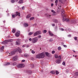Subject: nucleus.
I'll return each instance as SVG.
<instances>
[{"mask_svg": "<svg viewBox=\"0 0 78 78\" xmlns=\"http://www.w3.org/2000/svg\"><path fill=\"white\" fill-rule=\"evenodd\" d=\"M45 56L44 53H42L40 54H38L36 55V58H44Z\"/></svg>", "mask_w": 78, "mask_h": 78, "instance_id": "f257e3e1", "label": "nucleus"}, {"mask_svg": "<svg viewBox=\"0 0 78 78\" xmlns=\"http://www.w3.org/2000/svg\"><path fill=\"white\" fill-rule=\"evenodd\" d=\"M12 42V39L7 40L2 42V44H8V42Z\"/></svg>", "mask_w": 78, "mask_h": 78, "instance_id": "f03ea898", "label": "nucleus"}, {"mask_svg": "<svg viewBox=\"0 0 78 78\" xmlns=\"http://www.w3.org/2000/svg\"><path fill=\"white\" fill-rule=\"evenodd\" d=\"M38 40V39H37V37L33 38L32 39V42L33 44L36 43V42H37Z\"/></svg>", "mask_w": 78, "mask_h": 78, "instance_id": "7ed1b4c3", "label": "nucleus"}, {"mask_svg": "<svg viewBox=\"0 0 78 78\" xmlns=\"http://www.w3.org/2000/svg\"><path fill=\"white\" fill-rule=\"evenodd\" d=\"M41 31H38L35 32L34 35V36H36L37 34H41Z\"/></svg>", "mask_w": 78, "mask_h": 78, "instance_id": "20e7f679", "label": "nucleus"}, {"mask_svg": "<svg viewBox=\"0 0 78 78\" xmlns=\"http://www.w3.org/2000/svg\"><path fill=\"white\" fill-rule=\"evenodd\" d=\"M20 39H17V41H16V44L17 45H20Z\"/></svg>", "mask_w": 78, "mask_h": 78, "instance_id": "39448f33", "label": "nucleus"}, {"mask_svg": "<svg viewBox=\"0 0 78 78\" xmlns=\"http://www.w3.org/2000/svg\"><path fill=\"white\" fill-rule=\"evenodd\" d=\"M23 65L22 64H20L19 65H18L17 66V67L18 68H22V67H23Z\"/></svg>", "mask_w": 78, "mask_h": 78, "instance_id": "423d86ee", "label": "nucleus"}, {"mask_svg": "<svg viewBox=\"0 0 78 78\" xmlns=\"http://www.w3.org/2000/svg\"><path fill=\"white\" fill-rule=\"evenodd\" d=\"M16 52L18 51L19 53H22V50L20 48H19L18 49H16Z\"/></svg>", "mask_w": 78, "mask_h": 78, "instance_id": "0eeeda50", "label": "nucleus"}, {"mask_svg": "<svg viewBox=\"0 0 78 78\" xmlns=\"http://www.w3.org/2000/svg\"><path fill=\"white\" fill-rule=\"evenodd\" d=\"M61 12V15L62 16V17H63V16H65V15L64 14V9H62Z\"/></svg>", "mask_w": 78, "mask_h": 78, "instance_id": "6e6552de", "label": "nucleus"}, {"mask_svg": "<svg viewBox=\"0 0 78 78\" xmlns=\"http://www.w3.org/2000/svg\"><path fill=\"white\" fill-rule=\"evenodd\" d=\"M19 35H20V33H19V32H17L16 33V37H18V36H19Z\"/></svg>", "mask_w": 78, "mask_h": 78, "instance_id": "1a4fd4ad", "label": "nucleus"}, {"mask_svg": "<svg viewBox=\"0 0 78 78\" xmlns=\"http://www.w3.org/2000/svg\"><path fill=\"white\" fill-rule=\"evenodd\" d=\"M17 56H16L14 57L13 58V60L14 61H17Z\"/></svg>", "mask_w": 78, "mask_h": 78, "instance_id": "9d476101", "label": "nucleus"}, {"mask_svg": "<svg viewBox=\"0 0 78 78\" xmlns=\"http://www.w3.org/2000/svg\"><path fill=\"white\" fill-rule=\"evenodd\" d=\"M15 15H16V16H18L19 17H20V13H19L18 12H16V14H15Z\"/></svg>", "mask_w": 78, "mask_h": 78, "instance_id": "9b49d317", "label": "nucleus"}, {"mask_svg": "<svg viewBox=\"0 0 78 78\" xmlns=\"http://www.w3.org/2000/svg\"><path fill=\"white\" fill-rule=\"evenodd\" d=\"M23 3V0H20L18 2V3L19 4H22Z\"/></svg>", "mask_w": 78, "mask_h": 78, "instance_id": "f8f14e48", "label": "nucleus"}, {"mask_svg": "<svg viewBox=\"0 0 78 78\" xmlns=\"http://www.w3.org/2000/svg\"><path fill=\"white\" fill-rule=\"evenodd\" d=\"M10 55L11 56H12V55H13L14 54H15V51H12L10 52V53H9Z\"/></svg>", "mask_w": 78, "mask_h": 78, "instance_id": "ddd939ff", "label": "nucleus"}, {"mask_svg": "<svg viewBox=\"0 0 78 78\" xmlns=\"http://www.w3.org/2000/svg\"><path fill=\"white\" fill-rule=\"evenodd\" d=\"M48 33L49 34V35H50L51 36H55V35H54L53 34L51 33L50 31H49Z\"/></svg>", "mask_w": 78, "mask_h": 78, "instance_id": "4468645a", "label": "nucleus"}, {"mask_svg": "<svg viewBox=\"0 0 78 78\" xmlns=\"http://www.w3.org/2000/svg\"><path fill=\"white\" fill-rule=\"evenodd\" d=\"M56 62L57 64H59V63H60V60L57 59L56 60Z\"/></svg>", "mask_w": 78, "mask_h": 78, "instance_id": "2eb2a0df", "label": "nucleus"}, {"mask_svg": "<svg viewBox=\"0 0 78 78\" xmlns=\"http://www.w3.org/2000/svg\"><path fill=\"white\" fill-rule=\"evenodd\" d=\"M24 56L26 57H28V56H30V55L27 54H25L24 55Z\"/></svg>", "mask_w": 78, "mask_h": 78, "instance_id": "dca6fc26", "label": "nucleus"}, {"mask_svg": "<svg viewBox=\"0 0 78 78\" xmlns=\"http://www.w3.org/2000/svg\"><path fill=\"white\" fill-rule=\"evenodd\" d=\"M45 15L46 16V17H50L51 16L50 15L48 14H45Z\"/></svg>", "mask_w": 78, "mask_h": 78, "instance_id": "f3484780", "label": "nucleus"}, {"mask_svg": "<svg viewBox=\"0 0 78 78\" xmlns=\"http://www.w3.org/2000/svg\"><path fill=\"white\" fill-rule=\"evenodd\" d=\"M27 73H32V71H30V70H27L26 71Z\"/></svg>", "mask_w": 78, "mask_h": 78, "instance_id": "a211bd4d", "label": "nucleus"}, {"mask_svg": "<svg viewBox=\"0 0 78 78\" xmlns=\"http://www.w3.org/2000/svg\"><path fill=\"white\" fill-rule=\"evenodd\" d=\"M30 17H31V14H29L27 16V19H28L29 18H30Z\"/></svg>", "mask_w": 78, "mask_h": 78, "instance_id": "6ab92c4d", "label": "nucleus"}, {"mask_svg": "<svg viewBox=\"0 0 78 78\" xmlns=\"http://www.w3.org/2000/svg\"><path fill=\"white\" fill-rule=\"evenodd\" d=\"M55 3L56 6H57V5H58V0H56Z\"/></svg>", "mask_w": 78, "mask_h": 78, "instance_id": "aec40b11", "label": "nucleus"}, {"mask_svg": "<svg viewBox=\"0 0 78 78\" xmlns=\"http://www.w3.org/2000/svg\"><path fill=\"white\" fill-rule=\"evenodd\" d=\"M50 73H51L52 74H55V72L54 71H51Z\"/></svg>", "mask_w": 78, "mask_h": 78, "instance_id": "412c9836", "label": "nucleus"}, {"mask_svg": "<svg viewBox=\"0 0 78 78\" xmlns=\"http://www.w3.org/2000/svg\"><path fill=\"white\" fill-rule=\"evenodd\" d=\"M29 25L27 23H25L24 24V27H28V26Z\"/></svg>", "mask_w": 78, "mask_h": 78, "instance_id": "4be33fe9", "label": "nucleus"}, {"mask_svg": "<svg viewBox=\"0 0 78 78\" xmlns=\"http://www.w3.org/2000/svg\"><path fill=\"white\" fill-rule=\"evenodd\" d=\"M65 21L66 22H70V20H69V19L67 18L65 19Z\"/></svg>", "mask_w": 78, "mask_h": 78, "instance_id": "5701e85b", "label": "nucleus"}, {"mask_svg": "<svg viewBox=\"0 0 78 78\" xmlns=\"http://www.w3.org/2000/svg\"><path fill=\"white\" fill-rule=\"evenodd\" d=\"M10 64V63L8 62L4 64V66H8V65H9Z\"/></svg>", "mask_w": 78, "mask_h": 78, "instance_id": "b1692460", "label": "nucleus"}, {"mask_svg": "<svg viewBox=\"0 0 78 78\" xmlns=\"http://www.w3.org/2000/svg\"><path fill=\"white\" fill-rule=\"evenodd\" d=\"M16 14H12V17L13 18H14L15 17H16Z\"/></svg>", "mask_w": 78, "mask_h": 78, "instance_id": "393cba45", "label": "nucleus"}, {"mask_svg": "<svg viewBox=\"0 0 78 78\" xmlns=\"http://www.w3.org/2000/svg\"><path fill=\"white\" fill-rule=\"evenodd\" d=\"M58 50H61V46H59L58 47Z\"/></svg>", "mask_w": 78, "mask_h": 78, "instance_id": "a878e982", "label": "nucleus"}, {"mask_svg": "<svg viewBox=\"0 0 78 78\" xmlns=\"http://www.w3.org/2000/svg\"><path fill=\"white\" fill-rule=\"evenodd\" d=\"M33 19H34V17H32L30 18V20H33Z\"/></svg>", "mask_w": 78, "mask_h": 78, "instance_id": "bb28decb", "label": "nucleus"}, {"mask_svg": "<svg viewBox=\"0 0 78 78\" xmlns=\"http://www.w3.org/2000/svg\"><path fill=\"white\" fill-rule=\"evenodd\" d=\"M63 17L62 20L63 22H64V21H66V19L64 18V16Z\"/></svg>", "mask_w": 78, "mask_h": 78, "instance_id": "cd10ccee", "label": "nucleus"}, {"mask_svg": "<svg viewBox=\"0 0 78 78\" xmlns=\"http://www.w3.org/2000/svg\"><path fill=\"white\" fill-rule=\"evenodd\" d=\"M4 48H5V47L4 46H2L1 48V50H3L4 49Z\"/></svg>", "mask_w": 78, "mask_h": 78, "instance_id": "c85d7f7f", "label": "nucleus"}, {"mask_svg": "<svg viewBox=\"0 0 78 78\" xmlns=\"http://www.w3.org/2000/svg\"><path fill=\"white\" fill-rule=\"evenodd\" d=\"M45 55L47 56H48V55H49V53L48 52H46Z\"/></svg>", "mask_w": 78, "mask_h": 78, "instance_id": "c756f323", "label": "nucleus"}, {"mask_svg": "<svg viewBox=\"0 0 78 78\" xmlns=\"http://www.w3.org/2000/svg\"><path fill=\"white\" fill-rule=\"evenodd\" d=\"M54 22L55 23H58V21L57 20H54Z\"/></svg>", "mask_w": 78, "mask_h": 78, "instance_id": "7c9ffc66", "label": "nucleus"}, {"mask_svg": "<svg viewBox=\"0 0 78 78\" xmlns=\"http://www.w3.org/2000/svg\"><path fill=\"white\" fill-rule=\"evenodd\" d=\"M12 32L13 33H15V32H16V30H15L14 29H13L12 30Z\"/></svg>", "mask_w": 78, "mask_h": 78, "instance_id": "2f4dec72", "label": "nucleus"}, {"mask_svg": "<svg viewBox=\"0 0 78 78\" xmlns=\"http://www.w3.org/2000/svg\"><path fill=\"white\" fill-rule=\"evenodd\" d=\"M33 34V33L32 32H30L29 33V34H28V35L29 36H31V35Z\"/></svg>", "mask_w": 78, "mask_h": 78, "instance_id": "473e14b6", "label": "nucleus"}, {"mask_svg": "<svg viewBox=\"0 0 78 78\" xmlns=\"http://www.w3.org/2000/svg\"><path fill=\"white\" fill-rule=\"evenodd\" d=\"M55 58H56L57 59V58H58V55H55Z\"/></svg>", "mask_w": 78, "mask_h": 78, "instance_id": "72a5a7b5", "label": "nucleus"}, {"mask_svg": "<svg viewBox=\"0 0 78 78\" xmlns=\"http://www.w3.org/2000/svg\"><path fill=\"white\" fill-rule=\"evenodd\" d=\"M11 2L12 3H15V0H12L11 1Z\"/></svg>", "mask_w": 78, "mask_h": 78, "instance_id": "f704fd0d", "label": "nucleus"}, {"mask_svg": "<svg viewBox=\"0 0 78 78\" xmlns=\"http://www.w3.org/2000/svg\"><path fill=\"white\" fill-rule=\"evenodd\" d=\"M51 11L52 12H53V13H56V12H55V11H54L53 10H51Z\"/></svg>", "mask_w": 78, "mask_h": 78, "instance_id": "c9c22d12", "label": "nucleus"}, {"mask_svg": "<svg viewBox=\"0 0 78 78\" xmlns=\"http://www.w3.org/2000/svg\"><path fill=\"white\" fill-rule=\"evenodd\" d=\"M55 73L56 75H58V74H59V72L57 71H56Z\"/></svg>", "mask_w": 78, "mask_h": 78, "instance_id": "e433bc0d", "label": "nucleus"}, {"mask_svg": "<svg viewBox=\"0 0 78 78\" xmlns=\"http://www.w3.org/2000/svg\"><path fill=\"white\" fill-rule=\"evenodd\" d=\"M74 40L75 41H77V37H75L74 38Z\"/></svg>", "mask_w": 78, "mask_h": 78, "instance_id": "4c0bfd02", "label": "nucleus"}, {"mask_svg": "<svg viewBox=\"0 0 78 78\" xmlns=\"http://www.w3.org/2000/svg\"><path fill=\"white\" fill-rule=\"evenodd\" d=\"M31 53H33V54H34V53H35V52L34 51L32 50L31 51Z\"/></svg>", "mask_w": 78, "mask_h": 78, "instance_id": "58836bf2", "label": "nucleus"}, {"mask_svg": "<svg viewBox=\"0 0 78 78\" xmlns=\"http://www.w3.org/2000/svg\"><path fill=\"white\" fill-rule=\"evenodd\" d=\"M62 64L63 65V66H65L66 65V62H63L62 63Z\"/></svg>", "mask_w": 78, "mask_h": 78, "instance_id": "ea45409f", "label": "nucleus"}, {"mask_svg": "<svg viewBox=\"0 0 78 78\" xmlns=\"http://www.w3.org/2000/svg\"><path fill=\"white\" fill-rule=\"evenodd\" d=\"M43 33H47V30H44Z\"/></svg>", "mask_w": 78, "mask_h": 78, "instance_id": "a19ab883", "label": "nucleus"}, {"mask_svg": "<svg viewBox=\"0 0 78 78\" xmlns=\"http://www.w3.org/2000/svg\"><path fill=\"white\" fill-rule=\"evenodd\" d=\"M16 64H17V63H16V62H14L13 63V66H16Z\"/></svg>", "mask_w": 78, "mask_h": 78, "instance_id": "79ce46f5", "label": "nucleus"}, {"mask_svg": "<svg viewBox=\"0 0 78 78\" xmlns=\"http://www.w3.org/2000/svg\"><path fill=\"white\" fill-rule=\"evenodd\" d=\"M59 1L60 2L62 3V2H64V0H59Z\"/></svg>", "mask_w": 78, "mask_h": 78, "instance_id": "37998d69", "label": "nucleus"}, {"mask_svg": "<svg viewBox=\"0 0 78 78\" xmlns=\"http://www.w3.org/2000/svg\"><path fill=\"white\" fill-rule=\"evenodd\" d=\"M49 41H50V42H52V41H53V40L52 38H51L50 39Z\"/></svg>", "mask_w": 78, "mask_h": 78, "instance_id": "c03bdc74", "label": "nucleus"}, {"mask_svg": "<svg viewBox=\"0 0 78 78\" xmlns=\"http://www.w3.org/2000/svg\"><path fill=\"white\" fill-rule=\"evenodd\" d=\"M55 53V51H52V54H54V53Z\"/></svg>", "mask_w": 78, "mask_h": 78, "instance_id": "a18cd8bd", "label": "nucleus"}, {"mask_svg": "<svg viewBox=\"0 0 78 78\" xmlns=\"http://www.w3.org/2000/svg\"><path fill=\"white\" fill-rule=\"evenodd\" d=\"M26 46H27V45H26V44H25L23 45L22 47H26Z\"/></svg>", "mask_w": 78, "mask_h": 78, "instance_id": "49530a36", "label": "nucleus"}, {"mask_svg": "<svg viewBox=\"0 0 78 78\" xmlns=\"http://www.w3.org/2000/svg\"><path fill=\"white\" fill-rule=\"evenodd\" d=\"M22 9H25V7H24V6H23V7H22Z\"/></svg>", "mask_w": 78, "mask_h": 78, "instance_id": "de8ad7c7", "label": "nucleus"}, {"mask_svg": "<svg viewBox=\"0 0 78 78\" xmlns=\"http://www.w3.org/2000/svg\"><path fill=\"white\" fill-rule=\"evenodd\" d=\"M62 31H64V29L62 28L60 29Z\"/></svg>", "mask_w": 78, "mask_h": 78, "instance_id": "09e8293b", "label": "nucleus"}, {"mask_svg": "<svg viewBox=\"0 0 78 78\" xmlns=\"http://www.w3.org/2000/svg\"><path fill=\"white\" fill-rule=\"evenodd\" d=\"M25 60H23L22 61V62H25Z\"/></svg>", "mask_w": 78, "mask_h": 78, "instance_id": "8fccbe9b", "label": "nucleus"}, {"mask_svg": "<svg viewBox=\"0 0 78 78\" xmlns=\"http://www.w3.org/2000/svg\"><path fill=\"white\" fill-rule=\"evenodd\" d=\"M53 16H56V14L55 13H53L52 14Z\"/></svg>", "mask_w": 78, "mask_h": 78, "instance_id": "3c124183", "label": "nucleus"}, {"mask_svg": "<svg viewBox=\"0 0 78 78\" xmlns=\"http://www.w3.org/2000/svg\"><path fill=\"white\" fill-rule=\"evenodd\" d=\"M29 41H32V39H31V38H30L29 39Z\"/></svg>", "mask_w": 78, "mask_h": 78, "instance_id": "603ef678", "label": "nucleus"}, {"mask_svg": "<svg viewBox=\"0 0 78 78\" xmlns=\"http://www.w3.org/2000/svg\"><path fill=\"white\" fill-rule=\"evenodd\" d=\"M52 25L53 27H55V24H52Z\"/></svg>", "mask_w": 78, "mask_h": 78, "instance_id": "864d4df0", "label": "nucleus"}, {"mask_svg": "<svg viewBox=\"0 0 78 78\" xmlns=\"http://www.w3.org/2000/svg\"><path fill=\"white\" fill-rule=\"evenodd\" d=\"M76 75H78V72H77L76 73Z\"/></svg>", "mask_w": 78, "mask_h": 78, "instance_id": "5fc2aeb1", "label": "nucleus"}, {"mask_svg": "<svg viewBox=\"0 0 78 78\" xmlns=\"http://www.w3.org/2000/svg\"><path fill=\"white\" fill-rule=\"evenodd\" d=\"M55 30H57V26H56L55 27Z\"/></svg>", "mask_w": 78, "mask_h": 78, "instance_id": "6e6d98bb", "label": "nucleus"}, {"mask_svg": "<svg viewBox=\"0 0 78 78\" xmlns=\"http://www.w3.org/2000/svg\"><path fill=\"white\" fill-rule=\"evenodd\" d=\"M51 7H52L53 6V3H51Z\"/></svg>", "mask_w": 78, "mask_h": 78, "instance_id": "4d7b16f0", "label": "nucleus"}, {"mask_svg": "<svg viewBox=\"0 0 78 78\" xmlns=\"http://www.w3.org/2000/svg\"><path fill=\"white\" fill-rule=\"evenodd\" d=\"M63 46L64 47H67V46L65 45H63Z\"/></svg>", "mask_w": 78, "mask_h": 78, "instance_id": "13d9d810", "label": "nucleus"}, {"mask_svg": "<svg viewBox=\"0 0 78 78\" xmlns=\"http://www.w3.org/2000/svg\"><path fill=\"white\" fill-rule=\"evenodd\" d=\"M38 37L39 38H41V35H39L38 36Z\"/></svg>", "mask_w": 78, "mask_h": 78, "instance_id": "bf43d9fd", "label": "nucleus"}, {"mask_svg": "<svg viewBox=\"0 0 78 78\" xmlns=\"http://www.w3.org/2000/svg\"><path fill=\"white\" fill-rule=\"evenodd\" d=\"M58 58L59 59H61V56H59Z\"/></svg>", "mask_w": 78, "mask_h": 78, "instance_id": "052dcab7", "label": "nucleus"}, {"mask_svg": "<svg viewBox=\"0 0 78 78\" xmlns=\"http://www.w3.org/2000/svg\"><path fill=\"white\" fill-rule=\"evenodd\" d=\"M71 36L72 35H71V34H70V35H68V37H71Z\"/></svg>", "mask_w": 78, "mask_h": 78, "instance_id": "680f3d73", "label": "nucleus"}, {"mask_svg": "<svg viewBox=\"0 0 78 78\" xmlns=\"http://www.w3.org/2000/svg\"><path fill=\"white\" fill-rule=\"evenodd\" d=\"M58 6H59L58 7V9H59V8H61V5H58Z\"/></svg>", "mask_w": 78, "mask_h": 78, "instance_id": "e2e57ef3", "label": "nucleus"}, {"mask_svg": "<svg viewBox=\"0 0 78 78\" xmlns=\"http://www.w3.org/2000/svg\"><path fill=\"white\" fill-rule=\"evenodd\" d=\"M26 47H29V46H28V45L27 46L26 45Z\"/></svg>", "mask_w": 78, "mask_h": 78, "instance_id": "0e129e2a", "label": "nucleus"}, {"mask_svg": "<svg viewBox=\"0 0 78 78\" xmlns=\"http://www.w3.org/2000/svg\"><path fill=\"white\" fill-rule=\"evenodd\" d=\"M3 23H5V21H3Z\"/></svg>", "mask_w": 78, "mask_h": 78, "instance_id": "69168bd1", "label": "nucleus"}, {"mask_svg": "<svg viewBox=\"0 0 78 78\" xmlns=\"http://www.w3.org/2000/svg\"><path fill=\"white\" fill-rule=\"evenodd\" d=\"M16 2H18V0H15Z\"/></svg>", "mask_w": 78, "mask_h": 78, "instance_id": "338daca9", "label": "nucleus"}, {"mask_svg": "<svg viewBox=\"0 0 78 78\" xmlns=\"http://www.w3.org/2000/svg\"><path fill=\"white\" fill-rule=\"evenodd\" d=\"M74 51V53H75V51Z\"/></svg>", "mask_w": 78, "mask_h": 78, "instance_id": "774afa93", "label": "nucleus"}]
</instances>
